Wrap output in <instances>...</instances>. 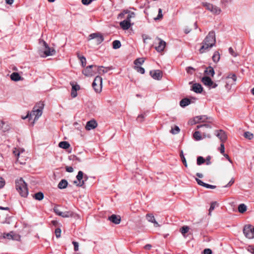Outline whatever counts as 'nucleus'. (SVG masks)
Listing matches in <instances>:
<instances>
[{
	"label": "nucleus",
	"instance_id": "nucleus-1",
	"mask_svg": "<svg viewBox=\"0 0 254 254\" xmlns=\"http://www.w3.org/2000/svg\"><path fill=\"white\" fill-rule=\"evenodd\" d=\"M215 33L213 31H210L202 42V46L199 49L200 53L202 54L209 51L215 45Z\"/></svg>",
	"mask_w": 254,
	"mask_h": 254
},
{
	"label": "nucleus",
	"instance_id": "nucleus-2",
	"mask_svg": "<svg viewBox=\"0 0 254 254\" xmlns=\"http://www.w3.org/2000/svg\"><path fill=\"white\" fill-rule=\"evenodd\" d=\"M43 107V103H39L36 106L34 107L33 110L31 112H28L27 115L24 117H22V118L24 120L27 118L31 120L32 118L34 116V122H33V125H34V122L37 120L41 116Z\"/></svg>",
	"mask_w": 254,
	"mask_h": 254
},
{
	"label": "nucleus",
	"instance_id": "nucleus-3",
	"mask_svg": "<svg viewBox=\"0 0 254 254\" xmlns=\"http://www.w3.org/2000/svg\"><path fill=\"white\" fill-rule=\"evenodd\" d=\"M16 189L20 195L24 197H27L28 194V190L27 184L22 178L17 180L15 182Z\"/></svg>",
	"mask_w": 254,
	"mask_h": 254
},
{
	"label": "nucleus",
	"instance_id": "nucleus-4",
	"mask_svg": "<svg viewBox=\"0 0 254 254\" xmlns=\"http://www.w3.org/2000/svg\"><path fill=\"white\" fill-rule=\"evenodd\" d=\"M202 5L205 7L207 10L210 11L214 14L218 15L221 12L220 8L211 3L203 2H202Z\"/></svg>",
	"mask_w": 254,
	"mask_h": 254
},
{
	"label": "nucleus",
	"instance_id": "nucleus-5",
	"mask_svg": "<svg viewBox=\"0 0 254 254\" xmlns=\"http://www.w3.org/2000/svg\"><path fill=\"white\" fill-rule=\"evenodd\" d=\"M92 86L94 88V91L99 93L102 91V78L99 76L95 77L93 82L92 83Z\"/></svg>",
	"mask_w": 254,
	"mask_h": 254
},
{
	"label": "nucleus",
	"instance_id": "nucleus-6",
	"mask_svg": "<svg viewBox=\"0 0 254 254\" xmlns=\"http://www.w3.org/2000/svg\"><path fill=\"white\" fill-rule=\"evenodd\" d=\"M243 233L246 238L251 239L254 238V227L252 225H246L243 229Z\"/></svg>",
	"mask_w": 254,
	"mask_h": 254
},
{
	"label": "nucleus",
	"instance_id": "nucleus-7",
	"mask_svg": "<svg viewBox=\"0 0 254 254\" xmlns=\"http://www.w3.org/2000/svg\"><path fill=\"white\" fill-rule=\"evenodd\" d=\"M96 65H90L87 66L83 70L82 73L86 76H92L96 73Z\"/></svg>",
	"mask_w": 254,
	"mask_h": 254
},
{
	"label": "nucleus",
	"instance_id": "nucleus-8",
	"mask_svg": "<svg viewBox=\"0 0 254 254\" xmlns=\"http://www.w3.org/2000/svg\"><path fill=\"white\" fill-rule=\"evenodd\" d=\"M40 43H42L45 47L44 53L46 57L55 55L56 53L55 50L53 48H50L46 42L44 41H41Z\"/></svg>",
	"mask_w": 254,
	"mask_h": 254
},
{
	"label": "nucleus",
	"instance_id": "nucleus-9",
	"mask_svg": "<svg viewBox=\"0 0 254 254\" xmlns=\"http://www.w3.org/2000/svg\"><path fill=\"white\" fill-rule=\"evenodd\" d=\"M202 82L205 85L209 87L215 88L217 86V84L214 83L212 80L208 76H204L201 79Z\"/></svg>",
	"mask_w": 254,
	"mask_h": 254
},
{
	"label": "nucleus",
	"instance_id": "nucleus-10",
	"mask_svg": "<svg viewBox=\"0 0 254 254\" xmlns=\"http://www.w3.org/2000/svg\"><path fill=\"white\" fill-rule=\"evenodd\" d=\"M155 41V43L158 44L155 47L156 51L159 52L163 51L166 46V42L159 38H156Z\"/></svg>",
	"mask_w": 254,
	"mask_h": 254
},
{
	"label": "nucleus",
	"instance_id": "nucleus-11",
	"mask_svg": "<svg viewBox=\"0 0 254 254\" xmlns=\"http://www.w3.org/2000/svg\"><path fill=\"white\" fill-rule=\"evenodd\" d=\"M89 39H95L97 44H100L103 40V36L99 33H92L89 36Z\"/></svg>",
	"mask_w": 254,
	"mask_h": 254
},
{
	"label": "nucleus",
	"instance_id": "nucleus-12",
	"mask_svg": "<svg viewBox=\"0 0 254 254\" xmlns=\"http://www.w3.org/2000/svg\"><path fill=\"white\" fill-rule=\"evenodd\" d=\"M208 118L205 115L199 116L194 117L192 121H190L191 125L196 124L200 122H205Z\"/></svg>",
	"mask_w": 254,
	"mask_h": 254
},
{
	"label": "nucleus",
	"instance_id": "nucleus-13",
	"mask_svg": "<svg viewBox=\"0 0 254 254\" xmlns=\"http://www.w3.org/2000/svg\"><path fill=\"white\" fill-rule=\"evenodd\" d=\"M150 74L151 77L156 80H160L162 77V72L160 70H154L151 71Z\"/></svg>",
	"mask_w": 254,
	"mask_h": 254
},
{
	"label": "nucleus",
	"instance_id": "nucleus-14",
	"mask_svg": "<svg viewBox=\"0 0 254 254\" xmlns=\"http://www.w3.org/2000/svg\"><path fill=\"white\" fill-rule=\"evenodd\" d=\"M70 84L72 86L71 96L72 98H75L77 95V91L79 89V86L73 81L70 82Z\"/></svg>",
	"mask_w": 254,
	"mask_h": 254
},
{
	"label": "nucleus",
	"instance_id": "nucleus-15",
	"mask_svg": "<svg viewBox=\"0 0 254 254\" xmlns=\"http://www.w3.org/2000/svg\"><path fill=\"white\" fill-rule=\"evenodd\" d=\"M146 218L148 222L153 223L154 226L155 227H159L160 226L158 223L156 221L155 218L153 214H147L146 215Z\"/></svg>",
	"mask_w": 254,
	"mask_h": 254
},
{
	"label": "nucleus",
	"instance_id": "nucleus-16",
	"mask_svg": "<svg viewBox=\"0 0 254 254\" xmlns=\"http://www.w3.org/2000/svg\"><path fill=\"white\" fill-rule=\"evenodd\" d=\"M97 123L94 120H91L87 122L85 128L87 130H90L95 128L97 127Z\"/></svg>",
	"mask_w": 254,
	"mask_h": 254
},
{
	"label": "nucleus",
	"instance_id": "nucleus-17",
	"mask_svg": "<svg viewBox=\"0 0 254 254\" xmlns=\"http://www.w3.org/2000/svg\"><path fill=\"white\" fill-rule=\"evenodd\" d=\"M88 177L80 171V187L85 189L87 184Z\"/></svg>",
	"mask_w": 254,
	"mask_h": 254
},
{
	"label": "nucleus",
	"instance_id": "nucleus-18",
	"mask_svg": "<svg viewBox=\"0 0 254 254\" xmlns=\"http://www.w3.org/2000/svg\"><path fill=\"white\" fill-rule=\"evenodd\" d=\"M216 135L220 139L221 142H224L227 138V135L225 131L219 130L216 131Z\"/></svg>",
	"mask_w": 254,
	"mask_h": 254
},
{
	"label": "nucleus",
	"instance_id": "nucleus-19",
	"mask_svg": "<svg viewBox=\"0 0 254 254\" xmlns=\"http://www.w3.org/2000/svg\"><path fill=\"white\" fill-rule=\"evenodd\" d=\"M109 219L115 224H120L121 221V218L120 216L116 215L115 214L112 215L110 217H109Z\"/></svg>",
	"mask_w": 254,
	"mask_h": 254
},
{
	"label": "nucleus",
	"instance_id": "nucleus-20",
	"mask_svg": "<svg viewBox=\"0 0 254 254\" xmlns=\"http://www.w3.org/2000/svg\"><path fill=\"white\" fill-rule=\"evenodd\" d=\"M112 69L111 67H104L103 66H97L96 70L99 74H103L107 72Z\"/></svg>",
	"mask_w": 254,
	"mask_h": 254
},
{
	"label": "nucleus",
	"instance_id": "nucleus-21",
	"mask_svg": "<svg viewBox=\"0 0 254 254\" xmlns=\"http://www.w3.org/2000/svg\"><path fill=\"white\" fill-rule=\"evenodd\" d=\"M191 90L196 93H200L203 90L201 84L199 83H194L191 87Z\"/></svg>",
	"mask_w": 254,
	"mask_h": 254
},
{
	"label": "nucleus",
	"instance_id": "nucleus-22",
	"mask_svg": "<svg viewBox=\"0 0 254 254\" xmlns=\"http://www.w3.org/2000/svg\"><path fill=\"white\" fill-rule=\"evenodd\" d=\"M24 150L23 149H20V151L19 150H16V149L13 151V153L15 156H17V161L18 162L21 164H25V162H23L20 159V154L22 153Z\"/></svg>",
	"mask_w": 254,
	"mask_h": 254
},
{
	"label": "nucleus",
	"instance_id": "nucleus-23",
	"mask_svg": "<svg viewBox=\"0 0 254 254\" xmlns=\"http://www.w3.org/2000/svg\"><path fill=\"white\" fill-rule=\"evenodd\" d=\"M120 25L123 30L128 29L131 25L130 22L126 20H124L123 21H121L120 23Z\"/></svg>",
	"mask_w": 254,
	"mask_h": 254
},
{
	"label": "nucleus",
	"instance_id": "nucleus-24",
	"mask_svg": "<svg viewBox=\"0 0 254 254\" xmlns=\"http://www.w3.org/2000/svg\"><path fill=\"white\" fill-rule=\"evenodd\" d=\"M10 78L12 80L14 81H18L22 79V78L17 72H13L10 75Z\"/></svg>",
	"mask_w": 254,
	"mask_h": 254
},
{
	"label": "nucleus",
	"instance_id": "nucleus-25",
	"mask_svg": "<svg viewBox=\"0 0 254 254\" xmlns=\"http://www.w3.org/2000/svg\"><path fill=\"white\" fill-rule=\"evenodd\" d=\"M16 235L14 234V232L13 231H11L8 233H4L3 237L4 238H6L9 240H15V237Z\"/></svg>",
	"mask_w": 254,
	"mask_h": 254
},
{
	"label": "nucleus",
	"instance_id": "nucleus-26",
	"mask_svg": "<svg viewBox=\"0 0 254 254\" xmlns=\"http://www.w3.org/2000/svg\"><path fill=\"white\" fill-rule=\"evenodd\" d=\"M68 183L66 180H62L58 184V188L60 189H64L66 188Z\"/></svg>",
	"mask_w": 254,
	"mask_h": 254
},
{
	"label": "nucleus",
	"instance_id": "nucleus-27",
	"mask_svg": "<svg viewBox=\"0 0 254 254\" xmlns=\"http://www.w3.org/2000/svg\"><path fill=\"white\" fill-rule=\"evenodd\" d=\"M204 72L206 73V74L211 76H213L215 73L214 69L211 66H209L207 68H206Z\"/></svg>",
	"mask_w": 254,
	"mask_h": 254
},
{
	"label": "nucleus",
	"instance_id": "nucleus-28",
	"mask_svg": "<svg viewBox=\"0 0 254 254\" xmlns=\"http://www.w3.org/2000/svg\"><path fill=\"white\" fill-rule=\"evenodd\" d=\"M190 104V101L188 98L182 99L180 102V105L182 107H185Z\"/></svg>",
	"mask_w": 254,
	"mask_h": 254
},
{
	"label": "nucleus",
	"instance_id": "nucleus-29",
	"mask_svg": "<svg viewBox=\"0 0 254 254\" xmlns=\"http://www.w3.org/2000/svg\"><path fill=\"white\" fill-rule=\"evenodd\" d=\"M59 146L63 149H67L70 146V144L67 141H61L59 143Z\"/></svg>",
	"mask_w": 254,
	"mask_h": 254
},
{
	"label": "nucleus",
	"instance_id": "nucleus-30",
	"mask_svg": "<svg viewBox=\"0 0 254 254\" xmlns=\"http://www.w3.org/2000/svg\"><path fill=\"white\" fill-rule=\"evenodd\" d=\"M238 209L239 212L243 213L247 210V207L245 204L242 203L238 206Z\"/></svg>",
	"mask_w": 254,
	"mask_h": 254
},
{
	"label": "nucleus",
	"instance_id": "nucleus-31",
	"mask_svg": "<svg viewBox=\"0 0 254 254\" xmlns=\"http://www.w3.org/2000/svg\"><path fill=\"white\" fill-rule=\"evenodd\" d=\"M34 197L38 200H41L44 198V194L42 192H38L34 194Z\"/></svg>",
	"mask_w": 254,
	"mask_h": 254
},
{
	"label": "nucleus",
	"instance_id": "nucleus-32",
	"mask_svg": "<svg viewBox=\"0 0 254 254\" xmlns=\"http://www.w3.org/2000/svg\"><path fill=\"white\" fill-rule=\"evenodd\" d=\"M144 61L145 60L143 58H138L134 61V64L135 66H139V65L143 64Z\"/></svg>",
	"mask_w": 254,
	"mask_h": 254
},
{
	"label": "nucleus",
	"instance_id": "nucleus-33",
	"mask_svg": "<svg viewBox=\"0 0 254 254\" xmlns=\"http://www.w3.org/2000/svg\"><path fill=\"white\" fill-rule=\"evenodd\" d=\"M190 230V228L188 226H184L180 229V232L185 237V234L188 232Z\"/></svg>",
	"mask_w": 254,
	"mask_h": 254
},
{
	"label": "nucleus",
	"instance_id": "nucleus-34",
	"mask_svg": "<svg viewBox=\"0 0 254 254\" xmlns=\"http://www.w3.org/2000/svg\"><path fill=\"white\" fill-rule=\"evenodd\" d=\"M121 44L120 41L115 40L113 42V48L114 49H117L121 47Z\"/></svg>",
	"mask_w": 254,
	"mask_h": 254
},
{
	"label": "nucleus",
	"instance_id": "nucleus-35",
	"mask_svg": "<svg viewBox=\"0 0 254 254\" xmlns=\"http://www.w3.org/2000/svg\"><path fill=\"white\" fill-rule=\"evenodd\" d=\"M220 59V55L217 52H215L212 57V60L215 63H217Z\"/></svg>",
	"mask_w": 254,
	"mask_h": 254
},
{
	"label": "nucleus",
	"instance_id": "nucleus-36",
	"mask_svg": "<svg viewBox=\"0 0 254 254\" xmlns=\"http://www.w3.org/2000/svg\"><path fill=\"white\" fill-rule=\"evenodd\" d=\"M218 205V204L216 201L212 202L210 204V207L209 209V215H211V212L214 209L216 206Z\"/></svg>",
	"mask_w": 254,
	"mask_h": 254
},
{
	"label": "nucleus",
	"instance_id": "nucleus-37",
	"mask_svg": "<svg viewBox=\"0 0 254 254\" xmlns=\"http://www.w3.org/2000/svg\"><path fill=\"white\" fill-rule=\"evenodd\" d=\"M193 137L196 140H200L202 139L200 132L198 131H196L193 133Z\"/></svg>",
	"mask_w": 254,
	"mask_h": 254
},
{
	"label": "nucleus",
	"instance_id": "nucleus-38",
	"mask_svg": "<svg viewBox=\"0 0 254 254\" xmlns=\"http://www.w3.org/2000/svg\"><path fill=\"white\" fill-rule=\"evenodd\" d=\"M54 211L55 213L59 216H61L63 217H67V216L64 213L61 212L59 209L55 208H54Z\"/></svg>",
	"mask_w": 254,
	"mask_h": 254
},
{
	"label": "nucleus",
	"instance_id": "nucleus-39",
	"mask_svg": "<svg viewBox=\"0 0 254 254\" xmlns=\"http://www.w3.org/2000/svg\"><path fill=\"white\" fill-rule=\"evenodd\" d=\"M244 135L245 138H246L249 140L252 139L254 137L253 134L249 131L245 132L244 133Z\"/></svg>",
	"mask_w": 254,
	"mask_h": 254
},
{
	"label": "nucleus",
	"instance_id": "nucleus-40",
	"mask_svg": "<svg viewBox=\"0 0 254 254\" xmlns=\"http://www.w3.org/2000/svg\"><path fill=\"white\" fill-rule=\"evenodd\" d=\"M180 131V128L178 126H175L174 128H172L170 132L173 134H178Z\"/></svg>",
	"mask_w": 254,
	"mask_h": 254
},
{
	"label": "nucleus",
	"instance_id": "nucleus-41",
	"mask_svg": "<svg viewBox=\"0 0 254 254\" xmlns=\"http://www.w3.org/2000/svg\"><path fill=\"white\" fill-rule=\"evenodd\" d=\"M180 157L181 158V159H182V161L184 164V165H185V166L186 167H188V164H187V161H186V158L183 154V150H182L181 151V153H180Z\"/></svg>",
	"mask_w": 254,
	"mask_h": 254
},
{
	"label": "nucleus",
	"instance_id": "nucleus-42",
	"mask_svg": "<svg viewBox=\"0 0 254 254\" xmlns=\"http://www.w3.org/2000/svg\"><path fill=\"white\" fill-rule=\"evenodd\" d=\"M134 68L139 73L141 74H143L145 72L144 69L139 66H134Z\"/></svg>",
	"mask_w": 254,
	"mask_h": 254
},
{
	"label": "nucleus",
	"instance_id": "nucleus-43",
	"mask_svg": "<svg viewBox=\"0 0 254 254\" xmlns=\"http://www.w3.org/2000/svg\"><path fill=\"white\" fill-rule=\"evenodd\" d=\"M163 17L162 10L161 8L158 9V14L156 17H155L154 19L155 20H160Z\"/></svg>",
	"mask_w": 254,
	"mask_h": 254
},
{
	"label": "nucleus",
	"instance_id": "nucleus-44",
	"mask_svg": "<svg viewBox=\"0 0 254 254\" xmlns=\"http://www.w3.org/2000/svg\"><path fill=\"white\" fill-rule=\"evenodd\" d=\"M205 161V160L202 156H198L197 158V164L198 165H200L204 163Z\"/></svg>",
	"mask_w": 254,
	"mask_h": 254
},
{
	"label": "nucleus",
	"instance_id": "nucleus-45",
	"mask_svg": "<svg viewBox=\"0 0 254 254\" xmlns=\"http://www.w3.org/2000/svg\"><path fill=\"white\" fill-rule=\"evenodd\" d=\"M135 14L134 12H130L128 14L127 16L126 20L130 22L131 18H134L135 17Z\"/></svg>",
	"mask_w": 254,
	"mask_h": 254
},
{
	"label": "nucleus",
	"instance_id": "nucleus-46",
	"mask_svg": "<svg viewBox=\"0 0 254 254\" xmlns=\"http://www.w3.org/2000/svg\"><path fill=\"white\" fill-rule=\"evenodd\" d=\"M227 78H231L233 80L234 82H235L237 80L236 75L233 73L229 74L227 75Z\"/></svg>",
	"mask_w": 254,
	"mask_h": 254
},
{
	"label": "nucleus",
	"instance_id": "nucleus-47",
	"mask_svg": "<svg viewBox=\"0 0 254 254\" xmlns=\"http://www.w3.org/2000/svg\"><path fill=\"white\" fill-rule=\"evenodd\" d=\"M55 233L56 235V236L57 238H59L61 237V230L60 228H57L55 230Z\"/></svg>",
	"mask_w": 254,
	"mask_h": 254
},
{
	"label": "nucleus",
	"instance_id": "nucleus-48",
	"mask_svg": "<svg viewBox=\"0 0 254 254\" xmlns=\"http://www.w3.org/2000/svg\"><path fill=\"white\" fill-rule=\"evenodd\" d=\"M80 63L82 66H84L86 64V60L84 57L80 56Z\"/></svg>",
	"mask_w": 254,
	"mask_h": 254
},
{
	"label": "nucleus",
	"instance_id": "nucleus-49",
	"mask_svg": "<svg viewBox=\"0 0 254 254\" xmlns=\"http://www.w3.org/2000/svg\"><path fill=\"white\" fill-rule=\"evenodd\" d=\"M144 118H145V115H144V114L139 115L137 118V121L139 122H142L144 120Z\"/></svg>",
	"mask_w": 254,
	"mask_h": 254
},
{
	"label": "nucleus",
	"instance_id": "nucleus-50",
	"mask_svg": "<svg viewBox=\"0 0 254 254\" xmlns=\"http://www.w3.org/2000/svg\"><path fill=\"white\" fill-rule=\"evenodd\" d=\"M211 128V127L210 126L207 125V124H203L201 125H198L197 126V128Z\"/></svg>",
	"mask_w": 254,
	"mask_h": 254
},
{
	"label": "nucleus",
	"instance_id": "nucleus-51",
	"mask_svg": "<svg viewBox=\"0 0 254 254\" xmlns=\"http://www.w3.org/2000/svg\"><path fill=\"white\" fill-rule=\"evenodd\" d=\"M194 70V68L191 66H189L186 68V71L188 73L192 74V71Z\"/></svg>",
	"mask_w": 254,
	"mask_h": 254
},
{
	"label": "nucleus",
	"instance_id": "nucleus-52",
	"mask_svg": "<svg viewBox=\"0 0 254 254\" xmlns=\"http://www.w3.org/2000/svg\"><path fill=\"white\" fill-rule=\"evenodd\" d=\"M219 150H220V152L221 154H224L225 147H224V145L223 144V142L220 145Z\"/></svg>",
	"mask_w": 254,
	"mask_h": 254
},
{
	"label": "nucleus",
	"instance_id": "nucleus-53",
	"mask_svg": "<svg viewBox=\"0 0 254 254\" xmlns=\"http://www.w3.org/2000/svg\"><path fill=\"white\" fill-rule=\"evenodd\" d=\"M229 53L233 57H235L237 56V54L235 53L234 50L231 48L229 49Z\"/></svg>",
	"mask_w": 254,
	"mask_h": 254
},
{
	"label": "nucleus",
	"instance_id": "nucleus-54",
	"mask_svg": "<svg viewBox=\"0 0 254 254\" xmlns=\"http://www.w3.org/2000/svg\"><path fill=\"white\" fill-rule=\"evenodd\" d=\"M92 1V0H81L82 3L84 5H86L91 3Z\"/></svg>",
	"mask_w": 254,
	"mask_h": 254
},
{
	"label": "nucleus",
	"instance_id": "nucleus-55",
	"mask_svg": "<svg viewBox=\"0 0 254 254\" xmlns=\"http://www.w3.org/2000/svg\"><path fill=\"white\" fill-rule=\"evenodd\" d=\"M204 187H205V188H206L207 189H215L216 188V186H215L211 185H209V184L205 183Z\"/></svg>",
	"mask_w": 254,
	"mask_h": 254
},
{
	"label": "nucleus",
	"instance_id": "nucleus-56",
	"mask_svg": "<svg viewBox=\"0 0 254 254\" xmlns=\"http://www.w3.org/2000/svg\"><path fill=\"white\" fill-rule=\"evenodd\" d=\"M195 180L199 185L204 187L205 183L203 182L198 178H195Z\"/></svg>",
	"mask_w": 254,
	"mask_h": 254
},
{
	"label": "nucleus",
	"instance_id": "nucleus-57",
	"mask_svg": "<svg viewBox=\"0 0 254 254\" xmlns=\"http://www.w3.org/2000/svg\"><path fill=\"white\" fill-rule=\"evenodd\" d=\"M248 251L251 253L254 254V247L249 246L247 249Z\"/></svg>",
	"mask_w": 254,
	"mask_h": 254
},
{
	"label": "nucleus",
	"instance_id": "nucleus-58",
	"mask_svg": "<svg viewBox=\"0 0 254 254\" xmlns=\"http://www.w3.org/2000/svg\"><path fill=\"white\" fill-rule=\"evenodd\" d=\"M203 254H211L212 251L210 249H205L203 250Z\"/></svg>",
	"mask_w": 254,
	"mask_h": 254
},
{
	"label": "nucleus",
	"instance_id": "nucleus-59",
	"mask_svg": "<svg viewBox=\"0 0 254 254\" xmlns=\"http://www.w3.org/2000/svg\"><path fill=\"white\" fill-rule=\"evenodd\" d=\"M5 185V182L2 178H0V189L2 188Z\"/></svg>",
	"mask_w": 254,
	"mask_h": 254
},
{
	"label": "nucleus",
	"instance_id": "nucleus-60",
	"mask_svg": "<svg viewBox=\"0 0 254 254\" xmlns=\"http://www.w3.org/2000/svg\"><path fill=\"white\" fill-rule=\"evenodd\" d=\"M210 160H211V157L208 156L206 157V164L207 165H209L210 164H211V161H210Z\"/></svg>",
	"mask_w": 254,
	"mask_h": 254
},
{
	"label": "nucleus",
	"instance_id": "nucleus-61",
	"mask_svg": "<svg viewBox=\"0 0 254 254\" xmlns=\"http://www.w3.org/2000/svg\"><path fill=\"white\" fill-rule=\"evenodd\" d=\"M142 38H143V42L144 43H146V40L147 39H150V38L147 35H142Z\"/></svg>",
	"mask_w": 254,
	"mask_h": 254
},
{
	"label": "nucleus",
	"instance_id": "nucleus-62",
	"mask_svg": "<svg viewBox=\"0 0 254 254\" xmlns=\"http://www.w3.org/2000/svg\"><path fill=\"white\" fill-rule=\"evenodd\" d=\"M66 171L68 172H72L73 171V169L72 167L70 166H66L65 168Z\"/></svg>",
	"mask_w": 254,
	"mask_h": 254
},
{
	"label": "nucleus",
	"instance_id": "nucleus-63",
	"mask_svg": "<svg viewBox=\"0 0 254 254\" xmlns=\"http://www.w3.org/2000/svg\"><path fill=\"white\" fill-rule=\"evenodd\" d=\"M73 244L74 245V251H77L78 250V243L77 242H73Z\"/></svg>",
	"mask_w": 254,
	"mask_h": 254
},
{
	"label": "nucleus",
	"instance_id": "nucleus-64",
	"mask_svg": "<svg viewBox=\"0 0 254 254\" xmlns=\"http://www.w3.org/2000/svg\"><path fill=\"white\" fill-rule=\"evenodd\" d=\"M234 182V179H232L228 183V184L227 185H226V186H224V187L226 188V187H229L230 186H231Z\"/></svg>",
	"mask_w": 254,
	"mask_h": 254
}]
</instances>
